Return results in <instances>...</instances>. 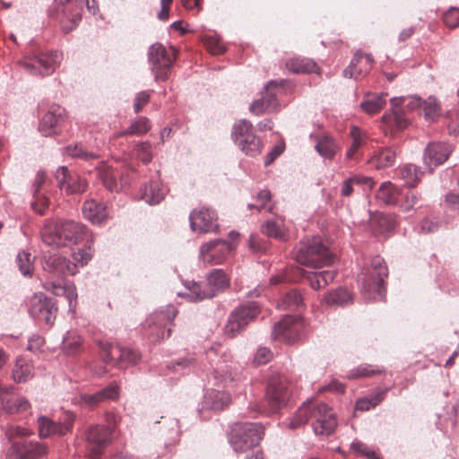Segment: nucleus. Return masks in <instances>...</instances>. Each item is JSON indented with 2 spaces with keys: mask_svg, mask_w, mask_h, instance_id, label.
Returning a JSON list of instances; mask_svg holds the SVG:
<instances>
[{
  "mask_svg": "<svg viewBox=\"0 0 459 459\" xmlns=\"http://www.w3.org/2000/svg\"><path fill=\"white\" fill-rule=\"evenodd\" d=\"M86 233L87 229L83 225L72 220H64L53 227L46 225L41 230V239L47 247H61L78 244Z\"/></svg>",
  "mask_w": 459,
  "mask_h": 459,
  "instance_id": "f257e3e1",
  "label": "nucleus"
},
{
  "mask_svg": "<svg viewBox=\"0 0 459 459\" xmlns=\"http://www.w3.org/2000/svg\"><path fill=\"white\" fill-rule=\"evenodd\" d=\"M292 254L298 263L312 268L330 265L335 258L318 237L301 239L294 247Z\"/></svg>",
  "mask_w": 459,
  "mask_h": 459,
  "instance_id": "f03ea898",
  "label": "nucleus"
},
{
  "mask_svg": "<svg viewBox=\"0 0 459 459\" xmlns=\"http://www.w3.org/2000/svg\"><path fill=\"white\" fill-rule=\"evenodd\" d=\"M178 314L175 306L169 304L155 310L146 319L144 334L152 342L169 338L171 333V325Z\"/></svg>",
  "mask_w": 459,
  "mask_h": 459,
  "instance_id": "7ed1b4c3",
  "label": "nucleus"
},
{
  "mask_svg": "<svg viewBox=\"0 0 459 459\" xmlns=\"http://www.w3.org/2000/svg\"><path fill=\"white\" fill-rule=\"evenodd\" d=\"M264 429L259 423H236L230 432V444L236 453H247L259 445Z\"/></svg>",
  "mask_w": 459,
  "mask_h": 459,
  "instance_id": "20e7f679",
  "label": "nucleus"
},
{
  "mask_svg": "<svg viewBox=\"0 0 459 459\" xmlns=\"http://www.w3.org/2000/svg\"><path fill=\"white\" fill-rule=\"evenodd\" d=\"M95 342L100 349L102 359L107 366L124 368L134 366L141 359L140 352L134 348L113 345L103 339L95 340Z\"/></svg>",
  "mask_w": 459,
  "mask_h": 459,
  "instance_id": "39448f33",
  "label": "nucleus"
},
{
  "mask_svg": "<svg viewBox=\"0 0 459 459\" xmlns=\"http://www.w3.org/2000/svg\"><path fill=\"white\" fill-rule=\"evenodd\" d=\"M59 62L60 55L57 51H48L25 56L18 64L30 75L44 77L52 74Z\"/></svg>",
  "mask_w": 459,
  "mask_h": 459,
  "instance_id": "423d86ee",
  "label": "nucleus"
},
{
  "mask_svg": "<svg viewBox=\"0 0 459 459\" xmlns=\"http://www.w3.org/2000/svg\"><path fill=\"white\" fill-rule=\"evenodd\" d=\"M260 312V305L256 301H247L240 304L230 313L224 326L225 334L230 338L236 337L257 317Z\"/></svg>",
  "mask_w": 459,
  "mask_h": 459,
  "instance_id": "0eeeda50",
  "label": "nucleus"
},
{
  "mask_svg": "<svg viewBox=\"0 0 459 459\" xmlns=\"http://www.w3.org/2000/svg\"><path fill=\"white\" fill-rule=\"evenodd\" d=\"M176 59L175 49H167L161 43H154L148 49V61L156 81H167Z\"/></svg>",
  "mask_w": 459,
  "mask_h": 459,
  "instance_id": "6e6552de",
  "label": "nucleus"
},
{
  "mask_svg": "<svg viewBox=\"0 0 459 459\" xmlns=\"http://www.w3.org/2000/svg\"><path fill=\"white\" fill-rule=\"evenodd\" d=\"M387 275L388 270L384 259L377 256L372 259L371 266L361 272L358 277V281L364 291L375 292L383 298L382 289Z\"/></svg>",
  "mask_w": 459,
  "mask_h": 459,
  "instance_id": "1a4fd4ad",
  "label": "nucleus"
},
{
  "mask_svg": "<svg viewBox=\"0 0 459 459\" xmlns=\"http://www.w3.org/2000/svg\"><path fill=\"white\" fill-rule=\"evenodd\" d=\"M305 327L306 322L300 316H286L274 324L272 337L287 344H293L301 339Z\"/></svg>",
  "mask_w": 459,
  "mask_h": 459,
  "instance_id": "9d476101",
  "label": "nucleus"
},
{
  "mask_svg": "<svg viewBox=\"0 0 459 459\" xmlns=\"http://www.w3.org/2000/svg\"><path fill=\"white\" fill-rule=\"evenodd\" d=\"M28 311L35 320L52 325L57 312L56 302L44 293L38 292L30 299Z\"/></svg>",
  "mask_w": 459,
  "mask_h": 459,
  "instance_id": "9b49d317",
  "label": "nucleus"
},
{
  "mask_svg": "<svg viewBox=\"0 0 459 459\" xmlns=\"http://www.w3.org/2000/svg\"><path fill=\"white\" fill-rule=\"evenodd\" d=\"M235 247L236 246L228 240L216 238L200 247L199 257L205 264H221Z\"/></svg>",
  "mask_w": 459,
  "mask_h": 459,
  "instance_id": "f8f14e48",
  "label": "nucleus"
},
{
  "mask_svg": "<svg viewBox=\"0 0 459 459\" xmlns=\"http://www.w3.org/2000/svg\"><path fill=\"white\" fill-rule=\"evenodd\" d=\"M86 438L90 459H99L104 448L110 444L112 429L103 425H94L89 428Z\"/></svg>",
  "mask_w": 459,
  "mask_h": 459,
  "instance_id": "ddd939ff",
  "label": "nucleus"
},
{
  "mask_svg": "<svg viewBox=\"0 0 459 459\" xmlns=\"http://www.w3.org/2000/svg\"><path fill=\"white\" fill-rule=\"evenodd\" d=\"M48 453L46 444L38 441L13 442L6 452V459H39Z\"/></svg>",
  "mask_w": 459,
  "mask_h": 459,
  "instance_id": "4468645a",
  "label": "nucleus"
},
{
  "mask_svg": "<svg viewBox=\"0 0 459 459\" xmlns=\"http://www.w3.org/2000/svg\"><path fill=\"white\" fill-rule=\"evenodd\" d=\"M75 415L68 412L61 421H55L47 416H40L38 419L39 436L40 438H47L52 436H65L72 430Z\"/></svg>",
  "mask_w": 459,
  "mask_h": 459,
  "instance_id": "2eb2a0df",
  "label": "nucleus"
},
{
  "mask_svg": "<svg viewBox=\"0 0 459 459\" xmlns=\"http://www.w3.org/2000/svg\"><path fill=\"white\" fill-rule=\"evenodd\" d=\"M313 417L316 418L313 423L316 435L329 436L334 431L337 420L328 403H316Z\"/></svg>",
  "mask_w": 459,
  "mask_h": 459,
  "instance_id": "dca6fc26",
  "label": "nucleus"
},
{
  "mask_svg": "<svg viewBox=\"0 0 459 459\" xmlns=\"http://www.w3.org/2000/svg\"><path fill=\"white\" fill-rule=\"evenodd\" d=\"M217 213L214 210L203 207L200 210H193L189 215L190 228L198 233L217 232Z\"/></svg>",
  "mask_w": 459,
  "mask_h": 459,
  "instance_id": "f3484780",
  "label": "nucleus"
},
{
  "mask_svg": "<svg viewBox=\"0 0 459 459\" xmlns=\"http://www.w3.org/2000/svg\"><path fill=\"white\" fill-rule=\"evenodd\" d=\"M57 12L62 13L61 25L65 33L74 30L82 20V6L73 0H55Z\"/></svg>",
  "mask_w": 459,
  "mask_h": 459,
  "instance_id": "a211bd4d",
  "label": "nucleus"
},
{
  "mask_svg": "<svg viewBox=\"0 0 459 459\" xmlns=\"http://www.w3.org/2000/svg\"><path fill=\"white\" fill-rule=\"evenodd\" d=\"M57 186L68 195L83 193L87 188V181L76 173L69 171L67 167L60 166L55 172Z\"/></svg>",
  "mask_w": 459,
  "mask_h": 459,
  "instance_id": "6ab92c4d",
  "label": "nucleus"
},
{
  "mask_svg": "<svg viewBox=\"0 0 459 459\" xmlns=\"http://www.w3.org/2000/svg\"><path fill=\"white\" fill-rule=\"evenodd\" d=\"M43 270L56 277L76 274V264L58 254L43 251Z\"/></svg>",
  "mask_w": 459,
  "mask_h": 459,
  "instance_id": "aec40b11",
  "label": "nucleus"
},
{
  "mask_svg": "<svg viewBox=\"0 0 459 459\" xmlns=\"http://www.w3.org/2000/svg\"><path fill=\"white\" fill-rule=\"evenodd\" d=\"M453 152L451 144L444 142L429 143L424 150V164L430 172L447 160Z\"/></svg>",
  "mask_w": 459,
  "mask_h": 459,
  "instance_id": "412c9836",
  "label": "nucleus"
},
{
  "mask_svg": "<svg viewBox=\"0 0 459 459\" xmlns=\"http://www.w3.org/2000/svg\"><path fill=\"white\" fill-rule=\"evenodd\" d=\"M65 108L59 105H52L42 117L39 130L43 136H50L57 133L58 125L64 120Z\"/></svg>",
  "mask_w": 459,
  "mask_h": 459,
  "instance_id": "4be33fe9",
  "label": "nucleus"
},
{
  "mask_svg": "<svg viewBox=\"0 0 459 459\" xmlns=\"http://www.w3.org/2000/svg\"><path fill=\"white\" fill-rule=\"evenodd\" d=\"M373 62L371 54L364 56L360 50H358L351 58L350 65L343 70V76L358 80L370 70Z\"/></svg>",
  "mask_w": 459,
  "mask_h": 459,
  "instance_id": "5701e85b",
  "label": "nucleus"
},
{
  "mask_svg": "<svg viewBox=\"0 0 459 459\" xmlns=\"http://www.w3.org/2000/svg\"><path fill=\"white\" fill-rule=\"evenodd\" d=\"M349 137L351 143L346 151L345 158L351 160H359L361 157L360 150L368 145L369 135L366 130L357 126H351Z\"/></svg>",
  "mask_w": 459,
  "mask_h": 459,
  "instance_id": "b1692460",
  "label": "nucleus"
},
{
  "mask_svg": "<svg viewBox=\"0 0 459 459\" xmlns=\"http://www.w3.org/2000/svg\"><path fill=\"white\" fill-rule=\"evenodd\" d=\"M165 197V191L161 186L160 175L152 178L140 188V198L150 205L159 204Z\"/></svg>",
  "mask_w": 459,
  "mask_h": 459,
  "instance_id": "393cba45",
  "label": "nucleus"
},
{
  "mask_svg": "<svg viewBox=\"0 0 459 459\" xmlns=\"http://www.w3.org/2000/svg\"><path fill=\"white\" fill-rule=\"evenodd\" d=\"M398 154L397 147L386 146L375 151L368 160V163L377 169L390 168L395 164Z\"/></svg>",
  "mask_w": 459,
  "mask_h": 459,
  "instance_id": "a878e982",
  "label": "nucleus"
},
{
  "mask_svg": "<svg viewBox=\"0 0 459 459\" xmlns=\"http://www.w3.org/2000/svg\"><path fill=\"white\" fill-rule=\"evenodd\" d=\"M206 288L212 298L230 287V279L222 269H212L206 275Z\"/></svg>",
  "mask_w": 459,
  "mask_h": 459,
  "instance_id": "bb28decb",
  "label": "nucleus"
},
{
  "mask_svg": "<svg viewBox=\"0 0 459 459\" xmlns=\"http://www.w3.org/2000/svg\"><path fill=\"white\" fill-rule=\"evenodd\" d=\"M83 216L93 224H100L108 218L107 206L95 199L86 200L82 205Z\"/></svg>",
  "mask_w": 459,
  "mask_h": 459,
  "instance_id": "cd10ccee",
  "label": "nucleus"
},
{
  "mask_svg": "<svg viewBox=\"0 0 459 459\" xmlns=\"http://www.w3.org/2000/svg\"><path fill=\"white\" fill-rule=\"evenodd\" d=\"M267 402H288L287 386L284 378L279 375H273L266 387Z\"/></svg>",
  "mask_w": 459,
  "mask_h": 459,
  "instance_id": "c85d7f7f",
  "label": "nucleus"
},
{
  "mask_svg": "<svg viewBox=\"0 0 459 459\" xmlns=\"http://www.w3.org/2000/svg\"><path fill=\"white\" fill-rule=\"evenodd\" d=\"M45 289L51 291L56 296H64L69 306V310H74L77 299L76 288L73 283L62 284L59 281H47L44 285Z\"/></svg>",
  "mask_w": 459,
  "mask_h": 459,
  "instance_id": "c756f323",
  "label": "nucleus"
},
{
  "mask_svg": "<svg viewBox=\"0 0 459 459\" xmlns=\"http://www.w3.org/2000/svg\"><path fill=\"white\" fill-rule=\"evenodd\" d=\"M420 168L413 164H405L394 171V178L403 182V186L407 187H414L423 175Z\"/></svg>",
  "mask_w": 459,
  "mask_h": 459,
  "instance_id": "7c9ffc66",
  "label": "nucleus"
},
{
  "mask_svg": "<svg viewBox=\"0 0 459 459\" xmlns=\"http://www.w3.org/2000/svg\"><path fill=\"white\" fill-rule=\"evenodd\" d=\"M97 177L102 186L109 192H118L120 186L117 182L118 173L104 162L97 167Z\"/></svg>",
  "mask_w": 459,
  "mask_h": 459,
  "instance_id": "2f4dec72",
  "label": "nucleus"
},
{
  "mask_svg": "<svg viewBox=\"0 0 459 459\" xmlns=\"http://www.w3.org/2000/svg\"><path fill=\"white\" fill-rule=\"evenodd\" d=\"M401 189L390 181L383 182L376 193V198L385 205L397 206Z\"/></svg>",
  "mask_w": 459,
  "mask_h": 459,
  "instance_id": "473e14b6",
  "label": "nucleus"
},
{
  "mask_svg": "<svg viewBox=\"0 0 459 459\" xmlns=\"http://www.w3.org/2000/svg\"><path fill=\"white\" fill-rule=\"evenodd\" d=\"M386 92L372 93L367 92L364 100L360 103V108L368 114L379 112L386 103Z\"/></svg>",
  "mask_w": 459,
  "mask_h": 459,
  "instance_id": "72a5a7b5",
  "label": "nucleus"
},
{
  "mask_svg": "<svg viewBox=\"0 0 459 459\" xmlns=\"http://www.w3.org/2000/svg\"><path fill=\"white\" fill-rule=\"evenodd\" d=\"M119 398V388L115 383L102 388L94 394H84L80 402H105L106 400H117Z\"/></svg>",
  "mask_w": 459,
  "mask_h": 459,
  "instance_id": "f704fd0d",
  "label": "nucleus"
},
{
  "mask_svg": "<svg viewBox=\"0 0 459 459\" xmlns=\"http://www.w3.org/2000/svg\"><path fill=\"white\" fill-rule=\"evenodd\" d=\"M34 376L33 364L23 357L15 360L13 368V378L16 383H25Z\"/></svg>",
  "mask_w": 459,
  "mask_h": 459,
  "instance_id": "c9c22d12",
  "label": "nucleus"
},
{
  "mask_svg": "<svg viewBox=\"0 0 459 459\" xmlns=\"http://www.w3.org/2000/svg\"><path fill=\"white\" fill-rule=\"evenodd\" d=\"M287 69L294 74L317 73L319 68L315 61L304 57H293L286 62Z\"/></svg>",
  "mask_w": 459,
  "mask_h": 459,
  "instance_id": "e433bc0d",
  "label": "nucleus"
},
{
  "mask_svg": "<svg viewBox=\"0 0 459 459\" xmlns=\"http://www.w3.org/2000/svg\"><path fill=\"white\" fill-rule=\"evenodd\" d=\"M278 307L285 310L299 311L304 307L302 294L296 289L287 291L278 302Z\"/></svg>",
  "mask_w": 459,
  "mask_h": 459,
  "instance_id": "4c0bfd02",
  "label": "nucleus"
},
{
  "mask_svg": "<svg viewBox=\"0 0 459 459\" xmlns=\"http://www.w3.org/2000/svg\"><path fill=\"white\" fill-rule=\"evenodd\" d=\"M65 155L73 159H78L83 161H91L100 158L96 152L89 151L82 143H75L65 147Z\"/></svg>",
  "mask_w": 459,
  "mask_h": 459,
  "instance_id": "58836bf2",
  "label": "nucleus"
},
{
  "mask_svg": "<svg viewBox=\"0 0 459 459\" xmlns=\"http://www.w3.org/2000/svg\"><path fill=\"white\" fill-rule=\"evenodd\" d=\"M256 135L254 133L252 123L247 119H241L234 124L231 130V139L238 145L242 140L248 138L255 139Z\"/></svg>",
  "mask_w": 459,
  "mask_h": 459,
  "instance_id": "ea45409f",
  "label": "nucleus"
},
{
  "mask_svg": "<svg viewBox=\"0 0 459 459\" xmlns=\"http://www.w3.org/2000/svg\"><path fill=\"white\" fill-rule=\"evenodd\" d=\"M62 351L69 356H74L82 351V339L74 331H67L62 340Z\"/></svg>",
  "mask_w": 459,
  "mask_h": 459,
  "instance_id": "a19ab883",
  "label": "nucleus"
},
{
  "mask_svg": "<svg viewBox=\"0 0 459 459\" xmlns=\"http://www.w3.org/2000/svg\"><path fill=\"white\" fill-rule=\"evenodd\" d=\"M336 274L337 272L334 270L313 272L307 275V280L312 289L319 290L331 283L335 278Z\"/></svg>",
  "mask_w": 459,
  "mask_h": 459,
  "instance_id": "79ce46f5",
  "label": "nucleus"
},
{
  "mask_svg": "<svg viewBox=\"0 0 459 459\" xmlns=\"http://www.w3.org/2000/svg\"><path fill=\"white\" fill-rule=\"evenodd\" d=\"M385 372L383 367H377L371 364H360L358 367L351 369L346 377L350 380H355L359 378L370 377L375 375H381Z\"/></svg>",
  "mask_w": 459,
  "mask_h": 459,
  "instance_id": "37998d69",
  "label": "nucleus"
},
{
  "mask_svg": "<svg viewBox=\"0 0 459 459\" xmlns=\"http://www.w3.org/2000/svg\"><path fill=\"white\" fill-rule=\"evenodd\" d=\"M315 405L316 403H301L300 407L291 418L289 423V428L296 429L305 425L308 420L313 417Z\"/></svg>",
  "mask_w": 459,
  "mask_h": 459,
  "instance_id": "c03bdc74",
  "label": "nucleus"
},
{
  "mask_svg": "<svg viewBox=\"0 0 459 459\" xmlns=\"http://www.w3.org/2000/svg\"><path fill=\"white\" fill-rule=\"evenodd\" d=\"M183 284L189 291L186 293V296L190 301L198 302L206 299H212L211 295H208L209 291L205 284H201L195 281H185Z\"/></svg>",
  "mask_w": 459,
  "mask_h": 459,
  "instance_id": "a18cd8bd",
  "label": "nucleus"
},
{
  "mask_svg": "<svg viewBox=\"0 0 459 459\" xmlns=\"http://www.w3.org/2000/svg\"><path fill=\"white\" fill-rule=\"evenodd\" d=\"M336 149L337 147L333 138L328 135L317 137L315 150L324 159L332 160L336 153Z\"/></svg>",
  "mask_w": 459,
  "mask_h": 459,
  "instance_id": "49530a36",
  "label": "nucleus"
},
{
  "mask_svg": "<svg viewBox=\"0 0 459 459\" xmlns=\"http://www.w3.org/2000/svg\"><path fill=\"white\" fill-rule=\"evenodd\" d=\"M151 127V122L146 117H139L126 130L120 132L119 136L142 135L146 134Z\"/></svg>",
  "mask_w": 459,
  "mask_h": 459,
  "instance_id": "de8ad7c7",
  "label": "nucleus"
},
{
  "mask_svg": "<svg viewBox=\"0 0 459 459\" xmlns=\"http://www.w3.org/2000/svg\"><path fill=\"white\" fill-rule=\"evenodd\" d=\"M351 301V296L345 288H337L325 296V302L328 306H343Z\"/></svg>",
  "mask_w": 459,
  "mask_h": 459,
  "instance_id": "09e8293b",
  "label": "nucleus"
},
{
  "mask_svg": "<svg viewBox=\"0 0 459 459\" xmlns=\"http://www.w3.org/2000/svg\"><path fill=\"white\" fill-rule=\"evenodd\" d=\"M382 120L389 126L395 127L398 130L406 128L410 124L409 118L399 109H394L391 114H385Z\"/></svg>",
  "mask_w": 459,
  "mask_h": 459,
  "instance_id": "8fccbe9b",
  "label": "nucleus"
},
{
  "mask_svg": "<svg viewBox=\"0 0 459 459\" xmlns=\"http://www.w3.org/2000/svg\"><path fill=\"white\" fill-rule=\"evenodd\" d=\"M421 195L411 191L405 194L401 192V196L397 204V207L401 212H409L413 210L414 206L420 201Z\"/></svg>",
  "mask_w": 459,
  "mask_h": 459,
  "instance_id": "3c124183",
  "label": "nucleus"
},
{
  "mask_svg": "<svg viewBox=\"0 0 459 459\" xmlns=\"http://www.w3.org/2000/svg\"><path fill=\"white\" fill-rule=\"evenodd\" d=\"M261 232L270 238L280 240L286 239V233L283 227L273 221H267L261 226Z\"/></svg>",
  "mask_w": 459,
  "mask_h": 459,
  "instance_id": "603ef678",
  "label": "nucleus"
},
{
  "mask_svg": "<svg viewBox=\"0 0 459 459\" xmlns=\"http://www.w3.org/2000/svg\"><path fill=\"white\" fill-rule=\"evenodd\" d=\"M237 146L245 154L251 157L260 154L262 149L261 140L258 136H255L254 140L252 138L242 140Z\"/></svg>",
  "mask_w": 459,
  "mask_h": 459,
  "instance_id": "864d4df0",
  "label": "nucleus"
},
{
  "mask_svg": "<svg viewBox=\"0 0 459 459\" xmlns=\"http://www.w3.org/2000/svg\"><path fill=\"white\" fill-rule=\"evenodd\" d=\"M280 85L276 81H270L261 93V98L269 106L271 110L276 108L278 101L276 99V88Z\"/></svg>",
  "mask_w": 459,
  "mask_h": 459,
  "instance_id": "5fc2aeb1",
  "label": "nucleus"
},
{
  "mask_svg": "<svg viewBox=\"0 0 459 459\" xmlns=\"http://www.w3.org/2000/svg\"><path fill=\"white\" fill-rule=\"evenodd\" d=\"M422 106L426 120L433 122L439 117L440 106L436 98L429 97L427 100H423Z\"/></svg>",
  "mask_w": 459,
  "mask_h": 459,
  "instance_id": "6e6d98bb",
  "label": "nucleus"
},
{
  "mask_svg": "<svg viewBox=\"0 0 459 459\" xmlns=\"http://www.w3.org/2000/svg\"><path fill=\"white\" fill-rule=\"evenodd\" d=\"M439 227L440 222L436 217L427 216L420 221L415 230L419 234H429L437 232Z\"/></svg>",
  "mask_w": 459,
  "mask_h": 459,
  "instance_id": "4d7b16f0",
  "label": "nucleus"
},
{
  "mask_svg": "<svg viewBox=\"0 0 459 459\" xmlns=\"http://www.w3.org/2000/svg\"><path fill=\"white\" fill-rule=\"evenodd\" d=\"M248 410L252 417L270 415L279 410V403H249Z\"/></svg>",
  "mask_w": 459,
  "mask_h": 459,
  "instance_id": "13d9d810",
  "label": "nucleus"
},
{
  "mask_svg": "<svg viewBox=\"0 0 459 459\" xmlns=\"http://www.w3.org/2000/svg\"><path fill=\"white\" fill-rule=\"evenodd\" d=\"M16 263L21 273L24 276L31 275L33 271V264L30 253L22 251L16 256Z\"/></svg>",
  "mask_w": 459,
  "mask_h": 459,
  "instance_id": "bf43d9fd",
  "label": "nucleus"
},
{
  "mask_svg": "<svg viewBox=\"0 0 459 459\" xmlns=\"http://www.w3.org/2000/svg\"><path fill=\"white\" fill-rule=\"evenodd\" d=\"M351 449L368 459H381L373 448L358 439L351 442Z\"/></svg>",
  "mask_w": 459,
  "mask_h": 459,
  "instance_id": "052dcab7",
  "label": "nucleus"
},
{
  "mask_svg": "<svg viewBox=\"0 0 459 459\" xmlns=\"http://www.w3.org/2000/svg\"><path fill=\"white\" fill-rule=\"evenodd\" d=\"M134 151L137 158L144 164H148L152 161V143L150 142H141L135 146Z\"/></svg>",
  "mask_w": 459,
  "mask_h": 459,
  "instance_id": "680f3d73",
  "label": "nucleus"
},
{
  "mask_svg": "<svg viewBox=\"0 0 459 459\" xmlns=\"http://www.w3.org/2000/svg\"><path fill=\"white\" fill-rule=\"evenodd\" d=\"M196 364V360L194 357H184L175 361H171L167 365V368L170 370L178 372L180 370L189 369Z\"/></svg>",
  "mask_w": 459,
  "mask_h": 459,
  "instance_id": "e2e57ef3",
  "label": "nucleus"
},
{
  "mask_svg": "<svg viewBox=\"0 0 459 459\" xmlns=\"http://www.w3.org/2000/svg\"><path fill=\"white\" fill-rule=\"evenodd\" d=\"M92 253L90 248H78L73 252V264H76V273L78 266H84L91 259Z\"/></svg>",
  "mask_w": 459,
  "mask_h": 459,
  "instance_id": "0e129e2a",
  "label": "nucleus"
},
{
  "mask_svg": "<svg viewBox=\"0 0 459 459\" xmlns=\"http://www.w3.org/2000/svg\"><path fill=\"white\" fill-rule=\"evenodd\" d=\"M32 198L30 203L32 210L39 215H44L49 205V199L42 194L33 195Z\"/></svg>",
  "mask_w": 459,
  "mask_h": 459,
  "instance_id": "69168bd1",
  "label": "nucleus"
},
{
  "mask_svg": "<svg viewBox=\"0 0 459 459\" xmlns=\"http://www.w3.org/2000/svg\"><path fill=\"white\" fill-rule=\"evenodd\" d=\"M152 90L142 91L136 93L134 100V113H139L143 108L149 103L151 100Z\"/></svg>",
  "mask_w": 459,
  "mask_h": 459,
  "instance_id": "338daca9",
  "label": "nucleus"
},
{
  "mask_svg": "<svg viewBox=\"0 0 459 459\" xmlns=\"http://www.w3.org/2000/svg\"><path fill=\"white\" fill-rule=\"evenodd\" d=\"M443 21L446 26L455 29L459 26V9L451 7L443 15Z\"/></svg>",
  "mask_w": 459,
  "mask_h": 459,
  "instance_id": "774afa93",
  "label": "nucleus"
}]
</instances>
